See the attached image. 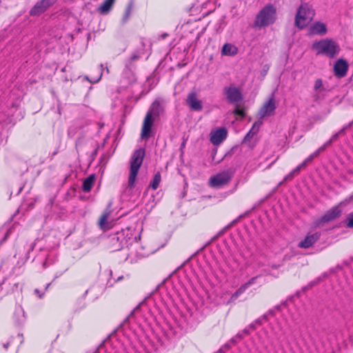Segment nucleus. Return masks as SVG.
<instances>
[{"label": "nucleus", "mask_w": 353, "mask_h": 353, "mask_svg": "<svg viewBox=\"0 0 353 353\" xmlns=\"http://www.w3.org/2000/svg\"><path fill=\"white\" fill-rule=\"evenodd\" d=\"M276 20V7L268 3L265 5L256 15L253 27L261 29L273 24Z\"/></svg>", "instance_id": "1"}, {"label": "nucleus", "mask_w": 353, "mask_h": 353, "mask_svg": "<svg viewBox=\"0 0 353 353\" xmlns=\"http://www.w3.org/2000/svg\"><path fill=\"white\" fill-rule=\"evenodd\" d=\"M312 48L317 54H323L329 58H334L340 52L339 46L331 39H324L314 42Z\"/></svg>", "instance_id": "2"}, {"label": "nucleus", "mask_w": 353, "mask_h": 353, "mask_svg": "<svg viewBox=\"0 0 353 353\" xmlns=\"http://www.w3.org/2000/svg\"><path fill=\"white\" fill-rule=\"evenodd\" d=\"M162 108L159 101L155 100L151 105L145 117L141 137L142 139H148L150 136L151 128L153 124V117H157L161 112Z\"/></svg>", "instance_id": "3"}, {"label": "nucleus", "mask_w": 353, "mask_h": 353, "mask_svg": "<svg viewBox=\"0 0 353 353\" xmlns=\"http://www.w3.org/2000/svg\"><path fill=\"white\" fill-rule=\"evenodd\" d=\"M315 12L312 6L307 3H302L297 9L295 16V26L299 29H303L312 21Z\"/></svg>", "instance_id": "4"}, {"label": "nucleus", "mask_w": 353, "mask_h": 353, "mask_svg": "<svg viewBox=\"0 0 353 353\" xmlns=\"http://www.w3.org/2000/svg\"><path fill=\"white\" fill-rule=\"evenodd\" d=\"M145 157V150L139 149L134 152L130 161V171L128 185L130 188L134 186L135 180Z\"/></svg>", "instance_id": "5"}, {"label": "nucleus", "mask_w": 353, "mask_h": 353, "mask_svg": "<svg viewBox=\"0 0 353 353\" xmlns=\"http://www.w3.org/2000/svg\"><path fill=\"white\" fill-rule=\"evenodd\" d=\"M234 172L226 170L212 176L209 179V185L214 189L222 188L228 185L234 176Z\"/></svg>", "instance_id": "6"}, {"label": "nucleus", "mask_w": 353, "mask_h": 353, "mask_svg": "<svg viewBox=\"0 0 353 353\" xmlns=\"http://www.w3.org/2000/svg\"><path fill=\"white\" fill-rule=\"evenodd\" d=\"M134 238H126L123 232H118L109 239V246L112 251H119L125 247H128L134 241Z\"/></svg>", "instance_id": "7"}, {"label": "nucleus", "mask_w": 353, "mask_h": 353, "mask_svg": "<svg viewBox=\"0 0 353 353\" xmlns=\"http://www.w3.org/2000/svg\"><path fill=\"white\" fill-rule=\"evenodd\" d=\"M223 93L230 103H238L243 99L240 89L234 86H225Z\"/></svg>", "instance_id": "8"}, {"label": "nucleus", "mask_w": 353, "mask_h": 353, "mask_svg": "<svg viewBox=\"0 0 353 353\" xmlns=\"http://www.w3.org/2000/svg\"><path fill=\"white\" fill-rule=\"evenodd\" d=\"M341 210L339 206H334L327 210L325 214L321 216V219L316 221V226H321L325 223H328L332 221H334L336 218L339 217L341 214Z\"/></svg>", "instance_id": "9"}, {"label": "nucleus", "mask_w": 353, "mask_h": 353, "mask_svg": "<svg viewBox=\"0 0 353 353\" xmlns=\"http://www.w3.org/2000/svg\"><path fill=\"white\" fill-rule=\"evenodd\" d=\"M276 108V103L272 94V97L266 101L263 106L261 108L259 114L261 119L265 117H270L274 114L275 110Z\"/></svg>", "instance_id": "10"}, {"label": "nucleus", "mask_w": 353, "mask_h": 353, "mask_svg": "<svg viewBox=\"0 0 353 353\" xmlns=\"http://www.w3.org/2000/svg\"><path fill=\"white\" fill-rule=\"evenodd\" d=\"M228 136V130L225 128H219L210 133V141L214 145H218L222 143Z\"/></svg>", "instance_id": "11"}, {"label": "nucleus", "mask_w": 353, "mask_h": 353, "mask_svg": "<svg viewBox=\"0 0 353 353\" xmlns=\"http://www.w3.org/2000/svg\"><path fill=\"white\" fill-rule=\"evenodd\" d=\"M348 68V63L345 59H338L334 65V72L335 76L338 78L344 77L347 74Z\"/></svg>", "instance_id": "12"}, {"label": "nucleus", "mask_w": 353, "mask_h": 353, "mask_svg": "<svg viewBox=\"0 0 353 353\" xmlns=\"http://www.w3.org/2000/svg\"><path fill=\"white\" fill-rule=\"evenodd\" d=\"M52 6L48 0H40L30 10V15L32 17L39 16Z\"/></svg>", "instance_id": "13"}, {"label": "nucleus", "mask_w": 353, "mask_h": 353, "mask_svg": "<svg viewBox=\"0 0 353 353\" xmlns=\"http://www.w3.org/2000/svg\"><path fill=\"white\" fill-rule=\"evenodd\" d=\"M320 236L321 233L319 232H314L312 234H308L303 241L299 242L298 246L301 248H309L320 239Z\"/></svg>", "instance_id": "14"}, {"label": "nucleus", "mask_w": 353, "mask_h": 353, "mask_svg": "<svg viewBox=\"0 0 353 353\" xmlns=\"http://www.w3.org/2000/svg\"><path fill=\"white\" fill-rule=\"evenodd\" d=\"M261 275H258L256 276L252 277L248 281L241 285L232 295L231 300L235 301L238 299V297L244 293L245 290L252 285L256 283V279L260 277Z\"/></svg>", "instance_id": "15"}, {"label": "nucleus", "mask_w": 353, "mask_h": 353, "mask_svg": "<svg viewBox=\"0 0 353 353\" xmlns=\"http://www.w3.org/2000/svg\"><path fill=\"white\" fill-rule=\"evenodd\" d=\"M309 32L311 34L325 35L327 32V29L325 23L315 21L310 26Z\"/></svg>", "instance_id": "16"}, {"label": "nucleus", "mask_w": 353, "mask_h": 353, "mask_svg": "<svg viewBox=\"0 0 353 353\" xmlns=\"http://www.w3.org/2000/svg\"><path fill=\"white\" fill-rule=\"evenodd\" d=\"M187 103L192 110L201 111L203 109L201 102L197 99L196 94L194 92H191L188 94Z\"/></svg>", "instance_id": "17"}, {"label": "nucleus", "mask_w": 353, "mask_h": 353, "mask_svg": "<svg viewBox=\"0 0 353 353\" xmlns=\"http://www.w3.org/2000/svg\"><path fill=\"white\" fill-rule=\"evenodd\" d=\"M238 53V48L229 43H226L223 45L221 49V54L223 56L232 57Z\"/></svg>", "instance_id": "18"}, {"label": "nucleus", "mask_w": 353, "mask_h": 353, "mask_svg": "<svg viewBox=\"0 0 353 353\" xmlns=\"http://www.w3.org/2000/svg\"><path fill=\"white\" fill-rule=\"evenodd\" d=\"M26 315L23 310L21 307H18L15 309L14 313V321L17 325H21L26 321Z\"/></svg>", "instance_id": "19"}, {"label": "nucleus", "mask_w": 353, "mask_h": 353, "mask_svg": "<svg viewBox=\"0 0 353 353\" xmlns=\"http://www.w3.org/2000/svg\"><path fill=\"white\" fill-rule=\"evenodd\" d=\"M111 205H112L111 203H110L108 204V208L103 212V213L101 214V216L99 219V224L101 229H104V228H107L108 219L111 213V210H110Z\"/></svg>", "instance_id": "20"}, {"label": "nucleus", "mask_w": 353, "mask_h": 353, "mask_svg": "<svg viewBox=\"0 0 353 353\" xmlns=\"http://www.w3.org/2000/svg\"><path fill=\"white\" fill-rule=\"evenodd\" d=\"M114 2L115 0H104L101 5L99 7L98 11L101 14H108L110 11Z\"/></svg>", "instance_id": "21"}, {"label": "nucleus", "mask_w": 353, "mask_h": 353, "mask_svg": "<svg viewBox=\"0 0 353 353\" xmlns=\"http://www.w3.org/2000/svg\"><path fill=\"white\" fill-rule=\"evenodd\" d=\"M95 181V176L94 174L88 176L83 182L82 190L85 192H89L93 187Z\"/></svg>", "instance_id": "22"}, {"label": "nucleus", "mask_w": 353, "mask_h": 353, "mask_svg": "<svg viewBox=\"0 0 353 353\" xmlns=\"http://www.w3.org/2000/svg\"><path fill=\"white\" fill-rule=\"evenodd\" d=\"M314 90L315 91H317V93H316L313 96L314 101H317L321 98V92L325 90L323 85V81L321 79H318L315 81L314 85Z\"/></svg>", "instance_id": "23"}, {"label": "nucleus", "mask_w": 353, "mask_h": 353, "mask_svg": "<svg viewBox=\"0 0 353 353\" xmlns=\"http://www.w3.org/2000/svg\"><path fill=\"white\" fill-rule=\"evenodd\" d=\"M132 9H133V3H132V2H130L125 8V10L123 19H122L123 23H125L129 19V18L132 14Z\"/></svg>", "instance_id": "24"}, {"label": "nucleus", "mask_w": 353, "mask_h": 353, "mask_svg": "<svg viewBox=\"0 0 353 353\" xmlns=\"http://www.w3.org/2000/svg\"><path fill=\"white\" fill-rule=\"evenodd\" d=\"M161 182V174L159 172L155 174L153 181L150 184V187H151L153 190L157 189Z\"/></svg>", "instance_id": "25"}, {"label": "nucleus", "mask_w": 353, "mask_h": 353, "mask_svg": "<svg viewBox=\"0 0 353 353\" xmlns=\"http://www.w3.org/2000/svg\"><path fill=\"white\" fill-rule=\"evenodd\" d=\"M123 75L128 76L130 83H132L135 80L134 75L131 70L130 65H126L125 69L123 72Z\"/></svg>", "instance_id": "26"}, {"label": "nucleus", "mask_w": 353, "mask_h": 353, "mask_svg": "<svg viewBox=\"0 0 353 353\" xmlns=\"http://www.w3.org/2000/svg\"><path fill=\"white\" fill-rule=\"evenodd\" d=\"M261 124V123H254V125H252V128H251V130L246 134L245 139L248 137H252L254 134H256Z\"/></svg>", "instance_id": "27"}, {"label": "nucleus", "mask_w": 353, "mask_h": 353, "mask_svg": "<svg viewBox=\"0 0 353 353\" xmlns=\"http://www.w3.org/2000/svg\"><path fill=\"white\" fill-rule=\"evenodd\" d=\"M235 222H236V221H232V223L231 224L228 225L226 227H225V228H224V229H223L222 230H221V231H220V232H219L216 235L214 236L212 238V239L210 240V241H209V242L205 245V246H206V245H210L211 242H212V241H215L216 239H218V237H219V236H220L221 235H222V234L224 233V232H225L226 230L229 229V228H230V226H231L234 223H235Z\"/></svg>", "instance_id": "28"}, {"label": "nucleus", "mask_w": 353, "mask_h": 353, "mask_svg": "<svg viewBox=\"0 0 353 353\" xmlns=\"http://www.w3.org/2000/svg\"><path fill=\"white\" fill-rule=\"evenodd\" d=\"M234 114L239 116V117H245V112H244V110L241 108H239V105H236V108H234V111H233Z\"/></svg>", "instance_id": "29"}, {"label": "nucleus", "mask_w": 353, "mask_h": 353, "mask_svg": "<svg viewBox=\"0 0 353 353\" xmlns=\"http://www.w3.org/2000/svg\"><path fill=\"white\" fill-rule=\"evenodd\" d=\"M295 175H296V172H294V170H292L287 176H285L283 181L281 182L280 184H281L284 181L292 180Z\"/></svg>", "instance_id": "30"}, {"label": "nucleus", "mask_w": 353, "mask_h": 353, "mask_svg": "<svg viewBox=\"0 0 353 353\" xmlns=\"http://www.w3.org/2000/svg\"><path fill=\"white\" fill-rule=\"evenodd\" d=\"M340 135L339 134L338 132H336L335 134H334L332 137L327 141V143H330V145L334 142L335 141L337 138L339 137Z\"/></svg>", "instance_id": "31"}, {"label": "nucleus", "mask_w": 353, "mask_h": 353, "mask_svg": "<svg viewBox=\"0 0 353 353\" xmlns=\"http://www.w3.org/2000/svg\"><path fill=\"white\" fill-rule=\"evenodd\" d=\"M145 300H146V298L143 301L139 303V305L131 312V313L130 314L128 317L132 316L136 311L139 310L141 305L145 301Z\"/></svg>", "instance_id": "32"}, {"label": "nucleus", "mask_w": 353, "mask_h": 353, "mask_svg": "<svg viewBox=\"0 0 353 353\" xmlns=\"http://www.w3.org/2000/svg\"><path fill=\"white\" fill-rule=\"evenodd\" d=\"M312 160L311 159V157H308L307 159H305L303 162L302 163H301L303 167L305 168L307 164L310 162H312Z\"/></svg>", "instance_id": "33"}, {"label": "nucleus", "mask_w": 353, "mask_h": 353, "mask_svg": "<svg viewBox=\"0 0 353 353\" xmlns=\"http://www.w3.org/2000/svg\"><path fill=\"white\" fill-rule=\"evenodd\" d=\"M312 160L311 159V157H308L307 159H305L303 162L302 163H301L303 167L305 168L307 164L310 162H312Z\"/></svg>", "instance_id": "34"}, {"label": "nucleus", "mask_w": 353, "mask_h": 353, "mask_svg": "<svg viewBox=\"0 0 353 353\" xmlns=\"http://www.w3.org/2000/svg\"><path fill=\"white\" fill-rule=\"evenodd\" d=\"M312 160L311 159V157H308L307 159H305L303 162L302 163H301L303 167L305 168L307 164L310 162H312Z\"/></svg>", "instance_id": "35"}, {"label": "nucleus", "mask_w": 353, "mask_h": 353, "mask_svg": "<svg viewBox=\"0 0 353 353\" xmlns=\"http://www.w3.org/2000/svg\"><path fill=\"white\" fill-rule=\"evenodd\" d=\"M312 160L311 159V157H308L307 159H305L303 162L302 163H301L303 167L305 168L307 164L310 162H312Z\"/></svg>", "instance_id": "36"}, {"label": "nucleus", "mask_w": 353, "mask_h": 353, "mask_svg": "<svg viewBox=\"0 0 353 353\" xmlns=\"http://www.w3.org/2000/svg\"><path fill=\"white\" fill-rule=\"evenodd\" d=\"M312 160L311 159V157H308L307 159H305L303 162L302 163H301L303 167L305 168L307 164L310 162H312Z\"/></svg>", "instance_id": "37"}, {"label": "nucleus", "mask_w": 353, "mask_h": 353, "mask_svg": "<svg viewBox=\"0 0 353 353\" xmlns=\"http://www.w3.org/2000/svg\"><path fill=\"white\" fill-rule=\"evenodd\" d=\"M330 145V143H327V141H326L322 146H321L319 148H318L317 150L321 152L323 151H324L327 147H328L329 145Z\"/></svg>", "instance_id": "38"}, {"label": "nucleus", "mask_w": 353, "mask_h": 353, "mask_svg": "<svg viewBox=\"0 0 353 353\" xmlns=\"http://www.w3.org/2000/svg\"><path fill=\"white\" fill-rule=\"evenodd\" d=\"M347 227H349V228H353V216H351V217H348V218H347Z\"/></svg>", "instance_id": "39"}, {"label": "nucleus", "mask_w": 353, "mask_h": 353, "mask_svg": "<svg viewBox=\"0 0 353 353\" xmlns=\"http://www.w3.org/2000/svg\"><path fill=\"white\" fill-rule=\"evenodd\" d=\"M234 336L239 342L242 341L244 338L243 334L242 332H238Z\"/></svg>", "instance_id": "40"}, {"label": "nucleus", "mask_w": 353, "mask_h": 353, "mask_svg": "<svg viewBox=\"0 0 353 353\" xmlns=\"http://www.w3.org/2000/svg\"><path fill=\"white\" fill-rule=\"evenodd\" d=\"M223 347L226 351H228L232 348V345L229 341H228L223 345Z\"/></svg>", "instance_id": "41"}, {"label": "nucleus", "mask_w": 353, "mask_h": 353, "mask_svg": "<svg viewBox=\"0 0 353 353\" xmlns=\"http://www.w3.org/2000/svg\"><path fill=\"white\" fill-rule=\"evenodd\" d=\"M321 152L316 150L314 152L311 154L309 157H311V159L313 160L314 158L317 157Z\"/></svg>", "instance_id": "42"}, {"label": "nucleus", "mask_w": 353, "mask_h": 353, "mask_svg": "<svg viewBox=\"0 0 353 353\" xmlns=\"http://www.w3.org/2000/svg\"><path fill=\"white\" fill-rule=\"evenodd\" d=\"M321 152L316 150L314 152L311 154L309 157H311V159L313 160L314 158L317 157Z\"/></svg>", "instance_id": "43"}, {"label": "nucleus", "mask_w": 353, "mask_h": 353, "mask_svg": "<svg viewBox=\"0 0 353 353\" xmlns=\"http://www.w3.org/2000/svg\"><path fill=\"white\" fill-rule=\"evenodd\" d=\"M257 326L258 325L254 323V321L248 325L249 328L252 331L256 330Z\"/></svg>", "instance_id": "44"}, {"label": "nucleus", "mask_w": 353, "mask_h": 353, "mask_svg": "<svg viewBox=\"0 0 353 353\" xmlns=\"http://www.w3.org/2000/svg\"><path fill=\"white\" fill-rule=\"evenodd\" d=\"M228 341L232 345V346L236 345L239 343L235 336L231 338Z\"/></svg>", "instance_id": "45"}, {"label": "nucleus", "mask_w": 353, "mask_h": 353, "mask_svg": "<svg viewBox=\"0 0 353 353\" xmlns=\"http://www.w3.org/2000/svg\"><path fill=\"white\" fill-rule=\"evenodd\" d=\"M303 168H304V167L300 164L294 169V172H296V174H298Z\"/></svg>", "instance_id": "46"}, {"label": "nucleus", "mask_w": 353, "mask_h": 353, "mask_svg": "<svg viewBox=\"0 0 353 353\" xmlns=\"http://www.w3.org/2000/svg\"><path fill=\"white\" fill-rule=\"evenodd\" d=\"M254 323L258 325V326H261L263 325V321L262 320V319L261 317L256 319L255 321H254Z\"/></svg>", "instance_id": "47"}, {"label": "nucleus", "mask_w": 353, "mask_h": 353, "mask_svg": "<svg viewBox=\"0 0 353 353\" xmlns=\"http://www.w3.org/2000/svg\"><path fill=\"white\" fill-rule=\"evenodd\" d=\"M242 333L243 334H245V335H249L250 334V329L249 328V327H246L245 328H244L243 330H242Z\"/></svg>", "instance_id": "48"}, {"label": "nucleus", "mask_w": 353, "mask_h": 353, "mask_svg": "<svg viewBox=\"0 0 353 353\" xmlns=\"http://www.w3.org/2000/svg\"><path fill=\"white\" fill-rule=\"evenodd\" d=\"M263 321H268L269 320V315L266 312L264 314H263L261 316H260Z\"/></svg>", "instance_id": "49"}, {"label": "nucleus", "mask_w": 353, "mask_h": 353, "mask_svg": "<svg viewBox=\"0 0 353 353\" xmlns=\"http://www.w3.org/2000/svg\"><path fill=\"white\" fill-rule=\"evenodd\" d=\"M346 129H345L344 127H343L339 132H337L339 133V134L340 136H344L345 134V132H346Z\"/></svg>", "instance_id": "50"}, {"label": "nucleus", "mask_w": 353, "mask_h": 353, "mask_svg": "<svg viewBox=\"0 0 353 353\" xmlns=\"http://www.w3.org/2000/svg\"><path fill=\"white\" fill-rule=\"evenodd\" d=\"M139 58V56L137 54H133L132 56H131V61H134L135 60H137Z\"/></svg>", "instance_id": "51"}, {"label": "nucleus", "mask_w": 353, "mask_h": 353, "mask_svg": "<svg viewBox=\"0 0 353 353\" xmlns=\"http://www.w3.org/2000/svg\"><path fill=\"white\" fill-rule=\"evenodd\" d=\"M267 313L268 314L269 316H274L275 315V311H274V309H271V310H269Z\"/></svg>", "instance_id": "52"}, {"label": "nucleus", "mask_w": 353, "mask_h": 353, "mask_svg": "<svg viewBox=\"0 0 353 353\" xmlns=\"http://www.w3.org/2000/svg\"><path fill=\"white\" fill-rule=\"evenodd\" d=\"M227 351L223 348V346H221L217 351V353H225Z\"/></svg>", "instance_id": "53"}, {"label": "nucleus", "mask_w": 353, "mask_h": 353, "mask_svg": "<svg viewBox=\"0 0 353 353\" xmlns=\"http://www.w3.org/2000/svg\"><path fill=\"white\" fill-rule=\"evenodd\" d=\"M102 74H103L102 72H101V73L99 74V77L97 79H95L94 81H90L91 83H97V82H98L100 80V79H101V77L102 76Z\"/></svg>", "instance_id": "54"}, {"label": "nucleus", "mask_w": 353, "mask_h": 353, "mask_svg": "<svg viewBox=\"0 0 353 353\" xmlns=\"http://www.w3.org/2000/svg\"><path fill=\"white\" fill-rule=\"evenodd\" d=\"M9 345H10V343H9V342H8V343H4V344H3V347H4L6 350H7V349L8 348Z\"/></svg>", "instance_id": "55"}, {"label": "nucleus", "mask_w": 353, "mask_h": 353, "mask_svg": "<svg viewBox=\"0 0 353 353\" xmlns=\"http://www.w3.org/2000/svg\"><path fill=\"white\" fill-rule=\"evenodd\" d=\"M57 0H48V1L52 6Z\"/></svg>", "instance_id": "56"}, {"label": "nucleus", "mask_w": 353, "mask_h": 353, "mask_svg": "<svg viewBox=\"0 0 353 353\" xmlns=\"http://www.w3.org/2000/svg\"><path fill=\"white\" fill-rule=\"evenodd\" d=\"M237 185H238V183H236L234 187V188L232 189V190L231 191L232 192H234V191H236V190L237 189Z\"/></svg>", "instance_id": "57"}, {"label": "nucleus", "mask_w": 353, "mask_h": 353, "mask_svg": "<svg viewBox=\"0 0 353 353\" xmlns=\"http://www.w3.org/2000/svg\"><path fill=\"white\" fill-rule=\"evenodd\" d=\"M185 141H183V143L181 145V148L182 149L183 148L185 147Z\"/></svg>", "instance_id": "58"}, {"label": "nucleus", "mask_w": 353, "mask_h": 353, "mask_svg": "<svg viewBox=\"0 0 353 353\" xmlns=\"http://www.w3.org/2000/svg\"><path fill=\"white\" fill-rule=\"evenodd\" d=\"M345 129L347 130L351 128V126L349 124H347L346 125L343 126Z\"/></svg>", "instance_id": "59"}, {"label": "nucleus", "mask_w": 353, "mask_h": 353, "mask_svg": "<svg viewBox=\"0 0 353 353\" xmlns=\"http://www.w3.org/2000/svg\"><path fill=\"white\" fill-rule=\"evenodd\" d=\"M280 308H281L280 305H276V306L275 307V308H274V310H280Z\"/></svg>", "instance_id": "60"}, {"label": "nucleus", "mask_w": 353, "mask_h": 353, "mask_svg": "<svg viewBox=\"0 0 353 353\" xmlns=\"http://www.w3.org/2000/svg\"><path fill=\"white\" fill-rule=\"evenodd\" d=\"M34 292H35V293H37V294H38V293L39 292V290H38V289H36V290H34Z\"/></svg>", "instance_id": "61"}, {"label": "nucleus", "mask_w": 353, "mask_h": 353, "mask_svg": "<svg viewBox=\"0 0 353 353\" xmlns=\"http://www.w3.org/2000/svg\"><path fill=\"white\" fill-rule=\"evenodd\" d=\"M105 71L107 72V73H109V69L108 67L105 68Z\"/></svg>", "instance_id": "62"}, {"label": "nucleus", "mask_w": 353, "mask_h": 353, "mask_svg": "<svg viewBox=\"0 0 353 353\" xmlns=\"http://www.w3.org/2000/svg\"><path fill=\"white\" fill-rule=\"evenodd\" d=\"M348 124L352 127V125H353V121L350 122Z\"/></svg>", "instance_id": "63"}, {"label": "nucleus", "mask_w": 353, "mask_h": 353, "mask_svg": "<svg viewBox=\"0 0 353 353\" xmlns=\"http://www.w3.org/2000/svg\"><path fill=\"white\" fill-rule=\"evenodd\" d=\"M43 265L44 268H46V262H43Z\"/></svg>", "instance_id": "64"}]
</instances>
